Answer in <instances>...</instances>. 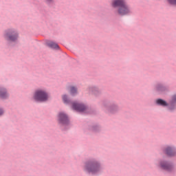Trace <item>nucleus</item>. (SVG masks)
Segmentation results:
<instances>
[{
    "instance_id": "nucleus-13",
    "label": "nucleus",
    "mask_w": 176,
    "mask_h": 176,
    "mask_svg": "<svg viewBox=\"0 0 176 176\" xmlns=\"http://www.w3.org/2000/svg\"><path fill=\"white\" fill-rule=\"evenodd\" d=\"M70 93L71 94H76L78 93V90L75 87H70Z\"/></svg>"
},
{
    "instance_id": "nucleus-18",
    "label": "nucleus",
    "mask_w": 176,
    "mask_h": 176,
    "mask_svg": "<svg viewBox=\"0 0 176 176\" xmlns=\"http://www.w3.org/2000/svg\"><path fill=\"white\" fill-rule=\"evenodd\" d=\"M47 3H50V2H53V0H45Z\"/></svg>"
},
{
    "instance_id": "nucleus-12",
    "label": "nucleus",
    "mask_w": 176,
    "mask_h": 176,
    "mask_svg": "<svg viewBox=\"0 0 176 176\" xmlns=\"http://www.w3.org/2000/svg\"><path fill=\"white\" fill-rule=\"evenodd\" d=\"M156 102L158 105H162V107H167L168 105L167 102L162 99L157 100Z\"/></svg>"
},
{
    "instance_id": "nucleus-7",
    "label": "nucleus",
    "mask_w": 176,
    "mask_h": 176,
    "mask_svg": "<svg viewBox=\"0 0 176 176\" xmlns=\"http://www.w3.org/2000/svg\"><path fill=\"white\" fill-rule=\"evenodd\" d=\"M130 12H131L130 8H129V6H127V4L125 5V8L123 7H120L118 9V13L120 16H124L126 14H129Z\"/></svg>"
},
{
    "instance_id": "nucleus-15",
    "label": "nucleus",
    "mask_w": 176,
    "mask_h": 176,
    "mask_svg": "<svg viewBox=\"0 0 176 176\" xmlns=\"http://www.w3.org/2000/svg\"><path fill=\"white\" fill-rule=\"evenodd\" d=\"M175 102H176V95H174L172 98V100L170 101V104L174 105V104H175Z\"/></svg>"
},
{
    "instance_id": "nucleus-9",
    "label": "nucleus",
    "mask_w": 176,
    "mask_h": 176,
    "mask_svg": "<svg viewBox=\"0 0 176 176\" xmlns=\"http://www.w3.org/2000/svg\"><path fill=\"white\" fill-rule=\"evenodd\" d=\"M165 152L168 156H174V155H175V150L173 149L171 147H167Z\"/></svg>"
},
{
    "instance_id": "nucleus-1",
    "label": "nucleus",
    "mask_w": 176,
    "mask_h": 176,
    "mask_svg": "<svg viewBox=\"0 0 176 176\" xmlns=\"http://www.w3.org/2000/svg\"><path fill=\"white\" fill-rule=\"evenodd\" d=\"M34 97L36 101H47V98H49L47 94L43 90H37Z\"/></svg>"
},
{
    "instance_id": "nucleus-3",
    "label": "nucleus",
    "mask_w": 176,
    "mask_h": 176,
    "mask_svg": "<svg viewBox=\"0 0 176 176\" xmlns=\"http://www.w3.org/2000/svg\"><path fill=\"white\" fill-rule=\"evenodd\" d=\"M19 36L17 32L13 30H9L6 32L5 38L8 41H16Z\"/></svg>"
},
{
    "instance_id": "nucleus-5",
    "label": "nucleus",
    "mask_w": 176,
    "mask_h": 176,
    "mask_svg": "<svg viewBox=\"0 0 176 176\" xmlns=\"http://www.w3.org/2000/svg\"><path fill=\"white\" fill-rule=\"evenodd\" d=\"M58 121L59 123H60L61 124H68V116H67V114L61 112L59 113L58 116Z\"/></svg>"
},
{
    "instance_id": "nucleus-19",
    "label": "nucleus",
    "mask_w": 176,
    "mask_h": 176,
    "mask_svg": "<svg viewBox=\"0 0 176 176\" xmlns=\"http://www.w3.org/2000/svg\"><path fill=\"white\" fill-rule=\"evenodd\" d=\"M1 115H3V110H2V109H0V116H1Z\"/></svg>"
},
{
    "instance_id": "nucleus-11",
    "label": "nucleus",
    "mask_w": 176,
    "mask_h": 176,
    "mask_svg": "<svg viewBox=\"0 0 176 176\" xmlns=\"http://www.w3.org/2000/svg\"><path fill=\"white\" fill-rule=\"evenodd\" d=\"M0 97L1 98H6V97H8L6 89L0 87Z\"/></svg>"
},
{
    "instance_id": "nucleus-10",
    "label": "nucleus",
    "mask_w": 176,
    "mask_h": 176,
    "mask_svg": "<svg viewBox=\"0 0 176 176\" xmlns=\"http://www.w3.org/2000/svg\"><path fill=\"white\" fill-rule=\"evenodd\" d=\"M47 45L52 49H58V45L53 41H47Z\"/></svg>"
},
{
    "instance_id": "nucleus-8",
    "label": "nucleus",
    "mask_w": 176,
    "mask_h": 176,
    "mask_svg": "<svg viewBox=\"0 0 176 176\" xmlns=\"http://www.w3.org/2000/svg\"><path fill=\"white\" fill-rule=\"evenodd\" d=\"M160 166L163 170H166V171H171V170H173V166L168 164L166 162H161Z\"/></svg>"
},
{
    "instance_id": "nucleus-16",
    "label": "nucleus",
    "mask_w": 176,
    "mask_h": 176,
    "mask_svg": "<svg viewBox=\"0 0 176 176\" xmlns=\"http://www.w3.org/2000/svg\"><path fill=\"white\" fill-rule=\"evenodd\" d=\"M168 2H169V3H170V5L176 6V0H168Z\"/></svg>"
},
{
    "instance_id": "nucleus-2",
    "label": "nucleus",
    "mask_w": 176,
    "mask_h": 176,
    "mask_svg": "<svg viewBox=\"0 0 176 176\" xmlns=\"http://www.w3.org/2000/svg\"><path fill=\"white\" fill-rule=\"evenodd\" d=\"M85 168L88 173L96 174V173L100 171V165L97 162H91L86 165Z\"/></svg>"
},
{
    "instance_id": "nucleus-4",
    "label": "nucleus",
    "mask_w": 176,
    "mask_h": 176,
    "mask_svg": "<svg viewBox=\"0 0 176 176\" xmlns=\"http://www.w3.org/2000/svg\"><path fill=\"white\" fill-rule=\"evenodd\" d=\"M126 0H113L111 3L113 8H124L126 9Z\"/></svg>"
},
{
    "instance_id": "nucleus-17",
    "label": "nucleus",
    "mask_w": 176,
    "mask_h": 176,
    "mask_svg": "<svg viewBox=\"0 0 176 176\" xmlns=\"http://www.w3.org/2000/svg\"><path fill=\"white\" fill-rule=\"evenodd\" d=\"M157 90H159L160 91H163V90H164V87H163V86L160 85L157 87Z\"/></svg>"
},
{
    "instance_id": "nucleus-14",
    "label": "nucleus",
    "mask_w": 176,
    "mask_h": 176,
    "mask_svg": "<svg viewBox=\"0 0 176 176\" xmlns=\"http://www.w3.org/2000/svg\"><path fill=\"white\" fill-rule=\"evenodd\" d=\"M62 98L65 104H69V100L68 99V97L66 95H63Z\"/></svg>"
},
{
    "instance_id": "nucleus-6",
    "label": "nucleus",
    "mask_w": 176,
    "mask_h": 176,
    "mask_svg": "<svg viewBox=\"0 0 176 176\" xmlns=\"http://www.w3.org/2000/svg\"><path fill=\"white\" fill-rule=\"evenodd\" d=\"M72 108L78 112H85L86 111V106L78 103H72Z\"/></svg>"
}]
</instances>
